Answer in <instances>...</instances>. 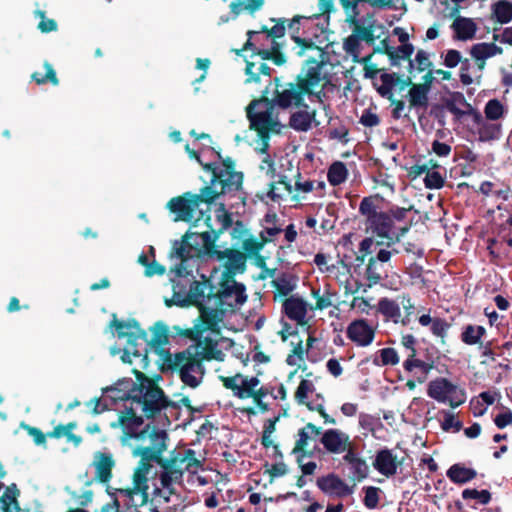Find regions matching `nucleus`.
Masks as SVG:
<instances>
[{
	"label": "nucleus",
	"instance_id": "nucleus-48",
	"mask_svg": "<svg viewBox=\"0 0 512 512\" xmlns=\"http://www.w3.org/2000/svg\"><path fill=\"white\" fill-rule=\"evenodd\" d=\"M438 165L436 163L431 164L429 170H427V174L424 178L425 187L428 189H440L443 187L445 179L444 177L436 170Z\"/></svg>",
	"mask_w": 512,
	"mask_h": 512
},
{
	"label": "nucleus",
	"instance_id": "nucleus-20",
	"mask_svg": "<svg viewBox=\"0 0 512 512\" xmlns=\"http://www.w3.org/2000/svg\"><path fill=\"white\" fill-rule=\"evenodd\" d=\"M381 32L382 29L365 30L364 35L362 29L359 31L357 28H353V33L345 39L343 48L347 54L353 57L354 61L360 62L361 41L371 43L375 38L380 37Z\"/></svg>",
	"mask_w": 512,
	"mask_h": 512
},
{
	"label": "nucleus",
	"instance_id": "nucleus-25",
	"mask_svg": "<svg viewBox=\"0 0 512 512\" xmlns=\"http://www.w3.org/2000/svg\"><path fill=\"white\" fill-rule=\"evenodd\" d=\"M285 315L298 325L307 323L308 303L301 297L292 295L286 298L282 304Z\"/></svg>",
	"mask_w": 512,
	"mask_h": 512
},
{
	"label": "nucleus",
	"instance_id": "nucleus-45",
	"mask_svg": "<svg viewBox=\"0 0 512 512\" xmlns=\"http://www.w3.org/2000/svg\"><path fill=\"white\" fill-rule=\"evenodd\" d=\"M348 171L343 162H334L328 169L327 179L333 186L344 183L347 179Z\"/></svg>",
	"mask_w": 512,
	"mask_h": 512
},
{
	"label": "nucleus",
	"instance_id": "nucleus-52",
	"mask_svg": "<svg viewBox=\"0 0 512 512\" xmlns=\"http://www.w3.org/2000/svg\"><path fill=\"white\" fill-rule=\"evenodd\" d=\"M484 113L488 120L496 121L503 116L504 108L499 100L491 99L486 103Z\"/></svg>",
	"mask_w": 512,
	"mask_h": 512
},
{
	"label": "nucleus",
	"instance_id": "nucleus-17",
	"mask_svg": "<svg viewBox=\"0 0 512 512\" xmlns=\"http://www.w3.org/2000/svg\"><path fill=\"white\" fill-rule=\"evenodd\" d=\"M110 327L116 329L118 338H127V344L130 346L139 340L147 342V332L140 327L136 319H130L124 322L118 320L116 314H113Z\"/></svg>",
	"mask_w": 512,
	"mask_h": 512
},
{
	"label": "nucleus",
	"instance_id": "nucleus-64",
	"mask_svg": "<svg viewBox=\"0 0 512 512\" xmlns=\"http://www.w3.org/2000/svg\"><path fill=\"white\" fill-rule=\"evenodd\" d=\"M86 405L92 407L91 413L93 415H99L110 410L111 403H109L105 398H95L87 402Z\"/></svg>",
	"mask_w": 512,
	"mask_h": 512
},
{
	"label": "nucleus",
	"instance_id": "nucleus-18",
	"mask_svg": "<svg viewBox=\"0 0 512 512\" xmlns=\"http://www.w3.org/2000/svg\"><path fill=\"white\" fill-rule=\"evenodd\" d=\"M376 329L366 319L352 321L346 330L349 340L359 347H367L372 344L375 338Z\"/></svg>",
	"mask_w": 512,
	"mask_h": 512
},
{
	"label": "nucleus",
	"instance_id": "nucleus-36",
	"mask_svg": "<svg viewBox=\"0 0 512 512\" xmlns=\"http://www.w3.org/2000/svg\"><path fill=\"white\" fill-rule=\"evenodd\" d=\"M265 0H231L229 3L230 13L237 17L241 13L247 12L250 14L260 10L264 5Z\"/></svg>",
	"mask_w": 512,
	"mask_h": 512
},
{
	"label": "nucleus",
	"instance_id": "nucleus-22",
	"mask_svg": "<svg viewBox=\"0 0 512 512\" xmlns=\"http://www.w3.org/2000/svg\"><path fill=\"white\" fill-rule=\"evenodd\" d=\"M199 236V232H186L183 235L181 242L174 241L173 253L182 261H186L194 256L201 254L200 239L196 238Z\"/></svg>",
	"mask_w": 512,
	"mask_h": 512
},
{
	"label": "nucleus",
	"instance_id": "nucleus-47",
	"mask_svg": "<svg viewBox=\"0 0 512 512\" xmlns=\"http://www.w3.org/2000/svg\"><path fill=\"white\" fill-rule=\"evenodd\" d=\"M484 334L483 326L467 325L461 334V340L467 345H475L480 342Z\"/></svg>",
	"mask_w": 512,
	"mask_h": 512
},
{
	"label": "nucleus",
	"instance_id": "nucleus-29",
	"mask_svg": "<svg viewBox=\"0 0 512 512\" xmlns=\"http://www.w3.org/2000/svg\"><path fill=\"white\" fill-rule=\"evenodd\" d=\"M502 53L503 49L494 43H476L470 48V55L478 63L480 70L485 67V62L487 59Z\"/></svg>",
	"mask_w": 512,
	"mask_h": 512
},
{
	"label": "nucleus",
	"instance_id": "nucleus-11",
	"mask_svg": "<svg viewBox=\"0 0 512 512\" xmlns=\"http://www.w3.org/2000/svg\"><path fill=\"white\" fill-rule=\"evenodd\" d=\"M427 395L438 403L448 404L451 408H457L467 399L466 391L447 378L438 377L429 382Z\"/></svg>",
	"mask_w": 512,
	"mask_h": 512
},
{
	"label": "nucleus",
	"instance_id": "nucleus-57",
	"mask_svg": "<svg viewBox=\"0 0 512 512\" xmlns=\"http://www.w3.org/2000/svg\"><path fill=\"white\" fill-rule=\"evenodd\" d=\"M462 497L465 500L476 499L482 504H488L491 500V494L488 490L478 491L476 489H465L462 492Z\"/></svg>",
	"mask_w": 512,
	"mask_h": 512
},
{
	"label": "nucleus",
	"instance_id": "nucleus-56",
	"mask_svg": "<svg viewBox=\"0 0 512 512\" xmlns=\"http://www.w3.org/2000/svg\"><path fill=\"white\" fill-rule=\"evenodd\" d=\"M21 427L33 438V441L38 446L46 447L47 444V433H43L39 428L30 426L25 423H21Z\"/></svg>",
	"mask_w": 512,
	"mask_h": 512
},
{
	"label": "nucleus",
	"instance_id": "nucleus-34",
	"mask_svg": "<svg viewBox=\"0 0 512 512\" xmlns=\"http://www.w3.org/2000/svg\"><path fill=\"white\" fill-rule=\"evenodd\" d=\"M320 434L321 430L319 427L312 423L306 424L298 432L299 438L296 441L295 447L293 448V453H305L306 448L309 445V441Z\"/></svg>",
	"mask_w": 512,
	"mask_h": 512
},
{
	"label": "nucleus",
	"instance_id": "nucleus-55",
	"mask_svg": "<svg viewBox=\"0 0 512 512\" xmlns=\"http://www.w3.org/2000/svg\"><path fill=\"white\" fill-rule=\"evenodd\" d=\"M34 14L36 17H39L41 19L37 25V28L42 33H49V32H53V31L57 30V28H58L57 22L54 19L46 18V14L44 11L36 10L34 12Z\"/></svg>",
	"mask_w": 512,
	"mask_h": 512
},
{
	"label": "nucleus",
	"instance_id": "nucleus-41",
	"mask_svg": "<svg viewBox=\"0 0 512 512\" xmlns=\"http://www.w3.org/2000/svg\"><path fill=\"white\" fill-rule=\"evenodd\" d=\"M312 295L316 300L315 308L318 310H324L326 308L331 307L337 299V293L331 290V288L328 285L324 287L322 293L320 292L319 289H313Z\"/></svg>",
	"mask_w": 512,
	"mask_h": 512
},
{
	"label": "nucleus",
	"instance_id": "nucleus-43",
	"mask_svg": "<svg viewBox=\"0 0 512 512\" xmlns=\"http://www.w3.org/2000/svg\"><path fill=\"white\" fill-rule=\"evenodd\" d=\"M492 14L497 22L509 23L512 20V3L508 0L497 1L492 5Z\"/></svg>",
	"mask_w": 512,
	"mask_h": 512
},
{
	"label": "nucleus",
	"instance_id": "nucleus-19",
	"mask_svg": "<svg viewBox=\"0 0 512 512\" xmlns=\"http://www.w3.org/2000/svg\"><path fill=\"white\" fill-rule=\"evenodd\" d=\"M352 442L349 434L340 429L330 428L321 433L320 443L330 454L344 453Z\"/></svg>",
	"mask_w": 512,
	"mask_h": 512
},
{
	"label": "nucleus",
	"instance_id": "nucleus-35",
	"mask_svg": "<svg viewBox=\"0 0 512 512\" xmlns=\"http://www.w3.org/2000/svg\"><path fill=\"white\" fill-rule=\"evenodd\" d=\"M218 237V234L215 231H202L199 232V236L196 238L200 239V249L201 253L205 252L208 255H216L218 260H224V250H216L215 249V241Z\"/></svg>",
	"mask_w": 512,
	"mask_h": 512
},
{
	"label": "nucleus",
	"instance_id": "nucleus-31",
	"mask_svg": "<svg viewBox=\"0 0 512 512\" xmlns=\"http://www.w3.org/2000/svg\"><path fill=\"white\" fill-rule=\"evenodd\" d=\"M246 270V255L238 250L226 248V277L242 274Z\"/></svg>",
	"mask_w": 512,
	"mask_h": 512
},
{
	"label": "nucleus",
	"instance_id": "nucleus-44",
	"mask_svg": "<svg viewBox=\"0 0 512 512\" xmlns=\"http://www.w3.org/2000/svg\"><path fill=\"white\" fill-rule=\"evenodd\" d=\"M267 241L268 239L264 237L263 233H261V240L256 239L249 233L241 242H235L234 246L242 248L250 255H257Z\"/></svg>",
	"mask_w": 512,
	"mask_h": 512
},
{
	"label": "nucleus",
	"instance_id": "nucleus-3",
	"mask_svg": "<svg viewBox=\"0 0 512 512\" xmlns=\"http://www.w3.org/2000/svg\"><path fill=\"white\" fill-rule=\"evenodd\" d=\"M319 13L311 16L297 15L291 20H285L287 30L292 40L297 44L299 56L307 53L322 55L320 47L327 40L330 13L335 10L332 0L318 1Z\"/></svg>",
	"mask_w": 512,
	"mask_h": 512
},
{
	"label": "nucleus",
	"instance_id": "nucleus-9",
	"mask_svg": "<svg viewBox=\"0 0 512 512\" xmlns=\"http://www.w3.org/2000/svg\"><path fill=\"white\" fill-rule=\"evenodd\" d=\"M345 15V22L362 32L371 29H383L374 13L368 9L367 0H339ZM365 35V33H363Z\"/></svg>",
	"mask_w": 512,
	"mask_h": 512
},
{
	"label": "nucleus",
	"instance_id": "nucleus-16",
	"mask_svg": "<svg viewBox=\"0 0 512 512\" xmlns=\"http://www.w3.org/2000/svg\"><path fill=\"white\" fill-rule=\"evenodd\" d=\"M110 327L116 329L118 338H127V344L130 346L139 340L147 342V332L140 327L136 319H130L124 322L118 320L116 314H113Z\"/></svg>",
	"mask_w": 512,
	"mask_h": 512
},
{
	"label": "nucleus",
	"instance_id": "nucleus-8",
	"mask_svg": "<svg viewBox=\"0 0 512 512\" xmlns=\"http://www.w3.org/2000/svg\"><path fill=\"white\" fill-rule=\"evenodd\" d=\"M250 127L257 131L263 141H267L270 133H279L282 125L275 106L267 99L254 100L247 107Z\"/></svg>",
	"mask_w": 512,
	"mask_h": 512
},
{
	"label": "nucleus",
	"instance_id": "nucleus-32",
	"mask_svg": "<svg viewBox=\"0 0 512 512\" xmlns=\"http://www.w3.org/2000/svg\"><path fill=\"white\" fill-rule=\"evenodd\" d=\"M474 121L477 125L478 135L481 141H490L500 137L501 126L499 124L485 121L479 113H475Z\"/></svg>",
	"mask_w": 512,
	"mask_h": 512
},
{
	"label": "nucleus",
	"instance_id": "nucleus-14",
	"mask_svg": "<svg viewBox=\"0 0 512 512\" xmlns=\"http://www.w3.org/2000/svg\"><path fill=\"white\" fill-rule=\"evenodd\" d=\"M260 381L257 377H248L236 374L233 377H226V389L232 390L234 396L245 399L254 398L259 404L261 398L266 395L263 388L257 389Z\"/></svg>",
	"mask_w": 512,
	"mask_h": 512
},
{
	"label": "nucleus",
	"instance_id": "nucleus-53",
	"mask_svg": "<svg viewBox=\"0 0 512 512\" xmlns=\"http://www.w3.org/2000/svg\"><path fill=\"white\" fill-rule=\"evenodd\" d=\"M443 420L441 422L442 430L448 432L453 430L454 432H458L462 428V422L458 420L455 414L452 411L444 410L442 411Z\"/></svg>",
	"mask_w": 512,
	"mask_h": 512
},
{
	"label": "nucleus",
	"instance_id": "nucleus-40",
	"mask_svg": "<svg viewBox=\"0 0 512 512\" xmlns=\"http://www.w3.org/2000/svg\"><path fill=\"white\" fill-rule=\"evenodd\" d=\"M3 484L0 482V490L2 489ZM19 495V490L16 484H11L8 486L0 497V504L2 512H12L11 506H14L15 510H19V504L17 501V496Z\"/></svg>",
	"mask_w": 512,
	"mask_h": 512
},
{
	"label": "nucleus",
	"instance_id": "nucleus-6",
	"mask_svg": "<svg viewBox=\"0 0 512 512\" xmlns=\"http://www.w3.org/2000/svg\"><path fill=\"white\" fill-rule=\"evenodd\" d=\"M333 64L329 62V56L322 49V55L308 53L305 67L298 77V83L311 101H317L322 105L323 110H330L329 104L325 103L327 94L335 90L331 80Z\"/></svg>",
	"mask_w": 512,
	"mask_h": 512
},
{
	"label": "nucleus",
	"instance_id": "nucleus-62",
	"mask_svg": "<svg viewBox=\"0 0 512 512\" xmlns=\"http://www.w3.org/2000/svg\"><path fill=\"white\" fill-rule=\"evenodd\" d=\"M379 488L369 486L365 488L364 505L368 509H374L379 503Z\"/></svg>",
	"mask_w": 512,
	"mask_h": 512
},
{
	"label": "nucleus",
	"instance_id": "nucleus-46",
	"mask_svg": "<svg viewBox=\"0 0 512 512\" xmlns=\"http://www.w3.org/2000/svg\"><path fill=\"white\" fill-rule=\"evenodd\" d=\"M45 74L43 75L40 72H34L31 75L32 81H34L38 85L46 84L50 82L53 86H57L59 84V79L56 75V72L48 61H45L44 64Z\"/></svg>",
	"mask_w": 512,
	"mask_h": 512
},
{
	"label": "nucleus",
	"instance_id": "nucleus-61",
	"mask_svg": "<svg viewBox=\"0 0 512 512\" xmlns=\"http://www.w3.org/2000/svg\"><path fill=\"white\" fill-rule=\"evenodd\" d=\"M450 328V323L442 318H434L430 330L434 336L445 338Z\"/></svg>",
	"mask_w": 512,
	"mask_h": 512
},
{
	"label": "nucleus",
	"instance_id": "nucleus-27",
	"mask_svg": "<svg viewBox=\"0 0 512 512\" xmlns=\"http://www.w3.org/2000/svg\"><path fill=\"white\" fill-rule=\"evenodd\" d=\"M373 467L381 475L387 478L392 477L397 473V458L391 450L387 448L381 449L376 453Z\"/></svg>",
	"mask_w": 512,
	"mask_h": 512
},
{
	"label": "nucleus",
	"instance_id": "nucleus-59",
	"mask_svg": "<svg viewBox=\"0 0 512 512\" xmlns=\"http://www.w3.org/2000/svg\"><path fill=\"white\" fill-rule=\"evenodd\" d=\"M403 367L408 372H411L414 368H419L424 374H427L431 369L430 364L411 355H408V358L403 363Z\"/></svg>",
	"mask_w": 512,
	"mask_h": 512
},
{
	"label": "nucleus",
	"instance_id": "nucleus-50",
	"mask_svg": "<svg viewBox=\"0 0 512 512\" xmlns=\"http://www.w3.org/2000/svg\"><path fill=\"white\" fill-rule=\"evenodd\" d=\"M269 147L268 141L262 142V147L260 148V152L264 155L261 164L260 169L265 172V174L271 178L274 179L276 177V169H275V163L271 156L267 153V149Z\"/></svg>",
	"mask_w": 512,
	"mask_h": 512
},
{
	"label": "nucleus",
	"instance_id": "nucleus-21",
	"mask_svg": "<svg viewBox=\"0 0 512 512\" xmlns=\"http://www.w3.org/2000/svg\"><path fill=\"white\" fill-rule=\"evenodd\" d=\"M317 486L323 493L338 498L349 496L354 492V487L349 486L336 474L318 478Z\"/></svg>",
	"mask_w": 512,
	"mask_h": 512
},
{
	"label": "nucleus",
	"instance_id": "nucleus-2",
	"mask_svg": "<svg viewBox=\"0 0 512 512\" xmlns=\"http://www.w3.org/2000/svg\"><path fill=\"white\" fill-rule=\"evenodd\" d=\"M219 286L215 292V287L209 280L193 281L186 299L175 302L179 306L188 304L199 308L200 316L193 327H173L177 335L196 341L197 345L174 354L169 350H161L160 370L178 373L181 381L191 388H196L201 383L204 373L203 360H223V353L217 349V344L219 339H222L218 315L224 314V273Z\"/></svg>",
	"mask_w": 512,
	"mask_h": 512
},
{
	"label": "nucleus",
	"instance_id": "nucleus-4",
	"mask_svg": "<svg viewBox=\"0 0 512 512\" xmlns=\"http://www.w3.org/2000/svg\"><path fill=\"white\" fill-rule=\"evenodd\" d=\"M286 26L285 19L277 22L270 29L263 27L259 31H249L246 45L250 46L253 51L261 57L257 61H248L246 63L245 73L247 75V83H258L261 76L270 81L271 68L262 60L271 59L276 65L285 63V58L280 52V45L277 39L285 35Z\"/></svg>",
	"mask_w": 512,
	"mask_h": 512
},
{
	"label": "nucleus",
	"instance_id": "nucleus-24",
	"mask_svg": "<svg viewBox=\"0 0 512 512\" xmlns=\"http://www.w3.org/2000/svg\"><path fill=\"white\" fill-rule=\"evenodd\" d=\"M246 287L243 283L226 277V312L240 309L247 301Z\"/></svg>",
	"mask_w": 512,
	"mask_h": 512
},
{
	"label": "nucleus",
	"instance_id": "nucleus-42",
	"mask_svg": "<svg viewBox=\"0 0 512 512\" xmlns=\"http://www.w3.org/2000/svg\"><path fill=\"white\" fill-rule=\"evenodd\" d=\"M169 335H168V327L166 324H164L161 321H158L155 323L153 328V335L150 340V342H144L146 345L150 344L151 346L155 348H161L162 350L163 346L166 345L169 341ZM161 353V351H159ZM162 356V354H160Z\"/></svg>",
	"mask_w": 512,
	"mask_h": 512
},
{
	"label": "nucleus",
	"instance_id": "nucleus-38",
	"mask_svg": "<svg viewBox=\"0 0 512 512\" xmlns=\"http://www.w3.org/2000/svg\"><path fill=\"white\" fill-rule=\"evenodd\" d=\"M272 285L281 296H287L295 290L297 278L288 273H281L275 277Z\"/></svg>",
	"mask_w": 512,
	"mask_h": 512
},
{
	"label": "nucleus",
	"instance_id": "nucleus-26",
	"mask_svg": "<svg viewBox=\"0 0 512 512\" xmlns=\"http://www.w3.org/2000/svg\"><path fill=\"white\" fill-rule=\"evenodd\" d=\"M93 466L95 468V479L100 483L106 484L112 478V470L115 466V460L107 452H96L94 454Z\"/></svg>",
	"mask_w": 512,
	"mask_h": 512
},
{
	"label": "nucleus",
	"instance_id": "nucleus-23",
	"mask_svg": "<svg viewBox=\"0 0 512 512\" xmlns=\"http://www.w3.org/2000/svg\"><path fill=\"white\" fill-rule=\"evenodd\" d=\"M301 106L302 109L291 114L289 126L297 132H307L314 127H318L320 122L316 118V110H310L307 104Z\"/></svg>",
	"mask_w": 512,
	"mask_h": 512
},
{
	"label": "nucleus",
	"instance_id": "nucleus-51",
	"mask_svg": "<svg viewBox=\"0 0 512 512\" xmlns=\"http://www.w3.org/2000/svg\"><path fill=\"white\" fill-rule=\"evenodd\" d=\"M400 308L402 307L404 313L402 314V325L407 326L410 324L412 317L415 314V304L411 297L407 294H403L398 297Z\"/></svg>",
	"mask_w": 512,
	"mask_h": 512
},
{
	"label": "nucleus",
	"instance_id": "nucleus-39",
	"mask_svg": "<svg viewBox=\"0 0 512 512\" xmlns=\"http://www.w3.org/2000/svg\"><path fill=\"white\" fill-rule=\"evenodd\" d=\"M293 188L290 182L287 181L286 176H280L277 182L270 184V189L267 192V197L274 202H279L283 199L285 194L292 193Z\"/></svg>",
	"mask_w": 512,
	"mask_h": 512
},
{
	"label": "nucleus",
	"instance_id": "nucleus-10",
	"mask_svg": "<svg viewBox=\"0 0 512 512\" xmlns=\"http://www.w3.org/2000/svg\"><path fill=\"white\" fill-rule=\"evenodd\" d=\"M148 479L143 485H139V489H137L135 474L133 475V487L127 489H118L117 492L123 497L122 500V508L120 501L116 496L113 495L111 503H107L102 506V512H109L110 510H114V512H140L138 507L139 505H144L148 500Z\"/></svg>",
	"mask_w": 512,
	"mask_h": 512
},
{
	"label": "nucleus",
	"instance_id": "nucleus-37",
	"mask_svg": "<svg viewBox=\"0 0 512 512\" xmlns=\"http://www.w3.org/2000/svg\"><path fill=\"white\" fill-rule=\"evenodd\" d=\"M474 469L466 468L460 464L452 465L447 471V477L456 484H464L476 477Z\"/></svg>",
	"mask_w": 512,
	"mask_h": 512
},
{
	"label": "nucleus",
	"instance_id": "nucleus-15",
	"mask_svg": "<svg viewBox=\"0 0 512 512\" xmlns=\"http://www.w3.org/2000/svg\"><path fill=\"white\" fill-rule=\"evenodd\" d=\"M304 95H306V93L298 82L295 84L288 83L285 85H279L275 90L271 103L282 109L300 107L304 104Z\"/></svg>",
	"mask_w": 512,
	"mask_h": 512
},
{
	"label": "nucleus",
	"instance_id": "nucleus-33",
	"mask_svg": "<svg viewBox=\"0 0 512 512\" xmlns=\"http://www.w3.org/2000/svg\"><path fill=\"white\" fill-rule=\"evenodd\" d=\"M428 93V85L413 84L408 92L410 107L416 109H426L428 106Z\"/></svg>",
	"mask_w": 512,
	"mask_h": 512
},
{
	"label": "nucleus",
	"instance_id": "nucleus-7",
	"mask_svg": "<svg viewBox=\"0 0 512 512\" xmlns=\"http://www.w3.org/2000/svg\"><path fill=\"white\" fill-rule=\"evenodd\" d=\"M381 199L378 196L364 197L359 204V213L365 218L366 231L393 242L399 241L407 228L401 229L400 234L393 231L394 222L391 216L380 210Z\"/></svg>",
	"mask_w": 512,
	"mask_h": 512
},
{
	"label": "nucleus",
	"instance_id": "nucleus-1",
	"mask_svg": "<svg viewBox=\"0 0 512 512\" xmlns=\"http://www.w3.org/2000/svg\"><path fill=\"white\" fill-rule=\"evenodd\" d=\"M138 384L133 383L132 388L118 398L130 401V406L125 408L116 421L110 423L111 428L121 427L123 430L121 441L133 447V455L139 456L140 461L136 468L135 481L137 489L146 481L152 462L157 463L162 469L159 480L163 489L170 495L175 493L174 484H180L185 471L196 473L201 467V461L196 458L193 449H184L183 452L173 450L169 457L162 456L167 449L168 434L165 430L155 425L147 424L141 429L144 421L136 413L140 408L146 418H153L162 409L177 404L170 401L164 391L151 379L141 372H137Z\"/></svg>",
	"mask_w": 512,
	"mask_h": 512
},
{
	"label": "nucleus",
	"instance_id": "nucleus-54",
	"mask_svg": "<svg viewBox=\"0 0 512 512\" xmlns=\"http://www.w3.org/2000/svg\"><path fill=\"white\" fill-rule=\"evenodd\" d=\"M137 345H138V341L134 342L132 344V346L128 345V347L124 349L123 354L121 356V360L124 363L131 364L132 363L131 356H133L135 358H142L143 360L147 359V353H148L147 348L145 347L143 349V351H141L137 348Z\"/></svg>",
	"mask_w": 512,
	"mask_h": 512
},
{
	"label": "nucleus",
	"instance_id": "nucleus-63",
	"mask_svg": "<svg viewBox=\"0 0 512 512\" xmlns=\"http://www.w3.org/2000/svg\"><path fill=\"white\" fill-rule=\"evenodd\" d=\"M359 426L368 432H374L375 427L377 425H380L379 419L367 414V413H360L358 418Z\"/></svg>",
	"mask_w": 512,
	"mask_h": 512
},
{
	"label": "nucleus",
	"instance_id": "nucleus-13",
	"mask_svg": "<svg viewBox=\"0 0 512 512\" xmlns=\"http://www.w3.org/2000/svg\"><path fill=\"white\" fill-rule=\"evenodd\" d=\"M243 179V173L235 170L232 159L226 158V201L233 200L230 203L231 208H243L246 204L248 194L244 190Z\"/></svg>",
	"mask_w": 512,
	"mask_h": 512
},
{
	"label": "nucleus",
	"instance_id": "nucleus-30",
	"mask_svg": "<svg viewBox=\"0 0 512 512\" xmlns=\"http://www.w3.org/2000/svg\"><path fill=\"white\" fill-rule=\"evenodd\" d=\"M378 312L385 318L386 321H391L394 324L402 325V313L399 300L384 297L378 301Z\"/></svg>",
	"mask_w": 512,
	"mask_h": 512
},
{
	"label": "nucleus",
	"instance_id": "nucleus-12",
	"mask_svg": "<svg viewBox=\"0 0 512 512\" xmlns=\"http://www.w3.org/2000/svg\"><path fill=\"white\" fill-rule=\"evenodd\" d=\"M294 397L298 404L306 406L310 411L319 413L325 424H336V420L326 413L324 406L325 398L322 394L316 392V387L312 380L302 379L295 391Z\"/></svg>",
	"mask_w": 512,
	"mask_h": 512
},
{
	"label": "nucleus",
	"instance_id": "nucleus-28",
	"mask_svg": "<svg viewBox=\"0 0 512 512\" xmlns=\"http://www.w3.org/2000/svg\"><path fill=\"white\" fill-rule=\"evenodd\" d=\"M451 29L455 40L469 41L475 37L478 27L473 19L458 16L452 22Z\"/></svg>",
	"mask_w": 512,
	"mask_h": 512
},
{
	"label": "nucleus",
	"instance_id": "nucleus-60",
	"mask_svg": "<svg viewBox=\"0 0 512 512\" xmlns=\"http://www.w3.org/2000/svg\"><path fill=\"white\" fill-rule=\"evenodd\" d=\"M441 57L443 58V64L447 68H455L462 62V54L456 49H448Z\"/></svg>",
	"mask_w": 512,
	"mask_h": 512
},
{
	"label": "nucleus",
	"instance_id": "nucleus-49",
	"mask_svg": "<svg viewBox=\"0 0 512 512\" xmlns=\"http://www.w3.org/2000/svg\"><path fill=\"white\" fill-rule=\"evenodd\" d=\"M376 365L394 366L399 363V356L394 348H383L378 351V357L374 359Z\"/></svg>",
	"mask_w": 512,
	"mask_h": 512
},
{
	"label": "nucleus",
	"instance_id": "nucleus-5",
	"mask_svg": "<svg viewBox=\"0 0 512 512\" xmlns=\"http://www.w3.org/2000/svg\"><path fill=\"white\" fill-rule=\"evenodd\" d=\"M204 170L211 173L210 185L204 186L199 194L185 192L181 196L170 199L167 203V208L175 214V222L192 221L195 211L201 203L209 205L221 194H224V170L219 169L215 162L206 164Z\"/></svg>",
	"mask_w": 512,
	"mask_h": 512
},
{
	"label": "nucleus",
	"instance_id": "nucleus-58",
	"mask_svg": "<svg viewBox=\"0 0 512 512\" xmlns=\"http://www.w3.org/2000/svg\"><path fill=\"white\" fill-rule=\"evenodd\" d=\"M349 467L355 480L361 481L368 476L369 467L366 461L362 458L358 459L355 463H352Z\"/></svg>",
	"mask_w": 512,
	"mask_h": 512
}]
</instances>
